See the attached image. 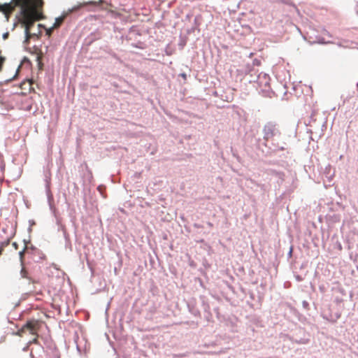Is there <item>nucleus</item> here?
<instances>
[{"label": "nucleus", "instance_id": "nucleus-2", "mask_svg": "<svg viewBox=\"0 0 358 358\" xmlns=\"http://www.w3.org/2000/svg\"><path fill=\"white\" fill-rule=\"evenodd\" d=\"M264 139L266 141L273 139V138L279 134L276 125L273 123L268 122L266 124L263 129Z\"/></svg>", "mask_w": 358, "mask_h": 358}, {"label": "nucleus", "instance_id": "nucleus-13", "mask_svg": "<svg viewBox=\"0 0 358 358\" xmlns=\"http://www.w3.org/2000/svg\"><path fill=\"white\" fill-rule=\"evenodd\" d=\"M5 62V58L2 56H0V71L2 69V66Z\"/></svg>", "mask_w": 358, "mask_h": 358}, {"label": "nucleus", "instance_id": "nucleus-8", "mask_svg": "<svg viewBox=\"0 0 358 358\" xmlns=\"http://www.w3.org/2000/svg\"><path fill=\"white\" fill-rule=\"evenodd\" d=\"M27 247H25V248L20 251L19 252V255H20V264L21 265H24V253H25V250H26Z\"/></svg>", "mask_w": 358, "mask_h": 358}, {"label": "nucleus", "instance_id": "nucleus-14", "mask_svg": "<svg viewBox=\"0 0 358 358\" xmlns=\"http://www.w3.org/2000/svg\"><path fill=\"white\" fill-rule=\"evenodd\" d=\"M101 3H102V0H100L98 2H96V1H90L87 3L88 4H93V5H98V4H100Z\"/></svg>", "mask_w": 358, "mask_h": 358}, {"label": "nucleus", "instance_id": "nucleus-15", "mask_svg": "<svg viewBox=\"0 0 358 358\" xmlns=\"http://www.w3.org/2000/svg\"><path fill=\"white\" fill-rule=\"evenodd\" d=\"M37 3H40L41 5L43 4V0H36Z\"/></svg>", "mask_w": 358, "mask_h": 358}, {"label": "nucleus", "instance_id": "nucleus-5", "mask_svg": "<svg viewBox=\"0 0 358 358\" xmlns=\"http://www.w3.org/2000/svg\"><path fill=\"white\" fill-rule=\"evenodd\" d=\"M14 6H21V10L24 8H30L29 7L30 0H13Z\"/></svg>", "mask_w": 358, "mask_h": 358}, {"label": "nucleus", "instance_id": "nucleus-16", "mask_svg": "<svg viewBox=\"0 0 358 358\" xmlns=\"http://www.w3.org/2000/svg\"><path fill=\"white\" fill-rule=\"evenodd\" d=\"M3 250V246H0V255L2 254Z\"/></svg>", "mask_w": 358, "mask_h": 358}, {"label": "nucleus", "instance_id": "nucleus-18", "mask_svg": "<svg viewBox=\"0 0 358 358\" xmlns=\"http://www.w3.org/2000/svg\"><path fill=\"white\" fill-rule=\"evenodd\" d=\"M8 34H5L3 35V38H6L8 36Z\"/></svg>", "mask_w": 358, "mask_h": 358}, {"label": "nucleus", "instance_id": "nucleus-20", "mask_svg": "<svg viewBox=\"0 0 358 358\" xmlns=\"http://www.w3.org/2000/svg\"><path fill=\"white\" fill-rule=\"evenodd\" d=\"M357 86H358V83H357Z\"/></svg>", "mask_w": 358, "mask_h": 358}, {"label": "nucleus", "instance_id": "nucleus-10", "mask_svg": "<svg viewBox=\"0 0 358 358\" xmlns=\"http://www.w3.org/2000/svg\"><path fill=\"white\" fill-rule=\"evenodd\" d=\"M35 337L33 338V340L30 341H29V344H38V333H36V334L34 335Z\"/></svg>", "mask_w": 358, "mask_h": 358}, {"label": "nucleus", "instance_id": "nucleus-6", "mask_svg": "<svg viewBox=\"0 0 358 358\" xmlns=\"http://www.w3.org/2000/svg\"><path fill=\"white\" fill-rule=\"evenodd\" d=\"M21 266H22V268H21V271H20L21 277L23 278H27V279H28L29 280H30L31 282H34L32 280L31 278L29 276L27 270L25 268L24 264V265H21Z\"/></svg>", "mask_w": 358, "mask_h": 358}, {"label": "nucleus", "instance_id": "nucleus-9", "mask_svg": "<svg viewBox=\"0 0 358 358\" xmlns=\"http://www.w3.org/2000/svg\"><path fill=\"white\" fill-rule=\"evenodd\" d=\"M42 58H43L42 52L37 54L36 61L38 62L39 68H42V66H43V64L41 62Z\"/></svg>", "mask_w": 358, "mask_h": 358}, {"label": "nucleus", "instance_id": "nucleus-17", "mask_svg": "<svg viewBox=\"0 0 358 358\" xmlns=\"http://www.w3.org/2000/svg\"><path fill=\"white\" fill-rule=\"evenodd\" d=\"M13 246H14L15 248H17V243H13Z\"/></svg>", "mask_w": 358, "mask_h": 358}, {"label": "nucleus", "instance_id": "nucleus-19", "mask_svg": "<svg viewBox=\"0 0 358 358\" xmlns=\"http://www.w3.org/2000/svg\"><path fill=\"white\" fill-rule=\"evenodd\" d=\"M182 77L185 78L186 77L185 74H182Z\"/></svg>", "mask_w": 358, "mask_h": 358}, {"label": "nucleus", "instance_id": "nucleus-3", "mask_svg": "<svg viewBox=\"0 0 358 358\" xmlns=\"http://www.w3.org/2000/svg\"><path fill=\"white\" fill-rule=\"evenodd\" d=\"M41 327V322L37 320H31L26 322L24 324V328H26V331H29V332L35 335L39 331Z\"/></svg>", "mask_w": 358, "mask_h": 358}, {"label": "nucleus", "instance_id": "nucleus-4", "mask_svg": "<svg viewBox=\"0 0 358 358\" xmlns=\"http://www.w3.org/2000/svg\"><path fill=\"white\" fill-rule=\"evenodd\" d=\"M15 8L14 4L11 3L0 4V11L3 13L6 16H8L12 13L15 10Z\"/></svg>", "mask_w": 358, "mask_h": 358}, {"label": "nucleus", "instance_id": "nucleus-1", "mask_svg": "<svg viewBox=\"0 0 358 358\" xmlns=\"http://www.w3.org/2000/svg\"><path fill=\"white\" fill-rule=\"evenodd\" d=\"M20 14L21 17L19 18L18 22L24 28V43H28L33 36L31 34V27L34 26L35 21L43 19V15L41 12L37 10L36 6L31 7V8L22 9Z\"/></svg>", "mask_w": 358, "mask_h": 358}, {"label": "nucleus", "instance_id": "nucleus-7", "mask_svg": "<svg viewBox=\"0 0 358 358\" xmlns=\"http://www.w3.org/2000/svg\"><path fill=\"white\" fill-rule=\"evenodd\" d=\"M64 18L63 17H57L55 20V22L53 24V28H57L59 27L62 23L63 22Z\"/></svg>", "mask_w": 358, "mask_h": 358}, {"label": "nucleus", "instance_id": "nucleus-11", "mask_svg": "<svg viewBox=\"0 0 358 358\" xmlns=\"http://www.w3.org/2000/svg\"><path fill=\"white\" fill-rule=\"evenodd\" d=\"M26 331V328H24V325L22 326V327L18 330V331L16 333V335L19 336H22L24 333Z\"/></svg>", "mask_w": 358, "mask_h": 358}, {"label": "nucleus", "instance_id": "nucleus-12", "mask_svg": "<svg viewBox=\"0 0 358 358\" xmlns=\"http://www.w3.org/2000/svg\"><path fill=\"white\" fill-rule=\"evenodd\" d=\"M31 84H32V83H31V82H27V83L24 82V83H22L21 84V87H22V88H24V85H28V86H29V89H31Z\"/></svg>", "mask_w": 358, "mask_h": 358}]
</instances>
